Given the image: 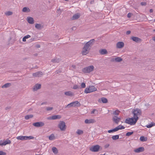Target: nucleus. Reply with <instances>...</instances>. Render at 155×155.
I'll return each instance as SVG.
<instances>
[{
  "label": "nucleus",
  "instance_id": "1",
  "mask_svg": "<svg viewBox=\"0 0 155 155\" xmlns=\"http://www.w3.org/2000/svg\"><path fill=\"white\" fill-rule=\"evenodd\" d=\"M95 41L94 39H92L84 45L81 51V54L83 55H86L89 52L90 48L94 43Z\"/></svg>",
  "mask_w": 155,
  "mask_h": 155
},
{
  "label": "nucleus",
  "instance_id": "2",
  "mask_svg": "<svg viewBox=\"0 0 155 155\" xmlns=\"http://www.w3.org/2000/svg\"><path fill=\"white\" fill-rule=\"evenodd\" d=\"M138 119V117L135 118L134 117L128 119H127L125 121V123L130 125H134L135 124Z\"/></svg>",
  "mask_w": 155,
  "mask_h": 155
},
{
  "label": "nucleus",
  "instance_id": "3",
  "mask_svg": "<svg viewBox=\"0 0 155 155\" xmlns=\"http://www.w3.org/2000/svg\"><path fill=\"white\" fill-rule=\"evenodd\" d=\"M81 104L78 101H76L73 102L66 106L65 108H68L71 107H80Z\"/></svg>",
  "mask_w": 155,
  "mask_h": 155
},
{
  "label": "nucleus",
  "instance_id": "4",
  "mask_svg": "<svg viewBox=\"0 0 155 155\" xmlns=\"http://www.w3.org/2000/svg\"><path fill=\"white\" fill-rule=\"evenodd\" d=\"M94 67L91 65L84 68L82 70V71L84 73H90L94 70Z\"/></svg>",
  "mask_w": 155,
  "mask_h": 155
},
{
  "label": "nucleus",
  "instance_id": "5",
  "mask_svg": "<svg viewBox=\"0 0 155 155\" xmlns=\"http://www.w3.org/2000/svg\"><path fill=\"white\" fill-rule=\"evenodd\" d=\"M132 111V113L134 114V117L136 118V117H138V116L140 115L141 114V111L138 108L133 109Z\"/></svg>",
  "mask_w": 155,
  "mask_h": 155
},
{
  "label": "nucleus",
  "instance_id": "6",
  "mask_svg": "<svg viewBox=\"0 0 155 155\" xmlns=\"http://www.w3.org/2000/svg\"><path fill=\"white\" fill-rule=\"evenodd\" d=\"M101 146L98 145H96L94 146H92L90 147L89 150L93 152H97L99 150Z\"/></svg>",
  "mask_w": 155,
  "mask_h": 155
},
{
  "label": "nucleus",
  "instance_id": "7",
  "mask_svg": "<svg viewBox=\"0 0 155 155\" xmlns=\"http://www.w3.org/2000/svg\"><path fill=\"white\" fill-rule=\"evenodd\" d=\"M58 127L61 131H64L66 129L65 123L64 121H60L58 125Z\"/></svg>",
  "mask_w": 155,
  "mask_h": 155
},
{
  "label": "nucleus",
  "instance_id": "8",
  "mask_svg": "<svg viewBox=\"0 0 155 155\" xmlns=\"http://www.w3.org/2000/svg\"><path fill=\"white\" fill-rule=\"evenodd\" d=\"M33 125L36 127H39L44 126L45 123L42 122H38L33 124Z\"/></svg>",
  "mask_w": 155,
  "mask_h": 155
},
{
  "label": "nucleus",
  "instance_id": "9",
  "mask_svg": "<svg viewBox=\"0 0 155 155\" xmlns=\"http://www.w3.org/2000/svg\"><path fill=\"white\" fill-rule=\"evenodd\" d=\"M113 121L117 124H118V123L121 120V118L120 117H118L117 116H114L112 117Z\"/></svg>",
  "mask_w": 155,
  "mask_h": 155
},
{
  "label": "nucleus",
  "instance_id": "10",
  "mask_svg": "<svg viewBox=\"0 0 155 155\" xmlns=\"http://www.w3.org/2000/svg\"><path fill=\"white\" fill-rule=\"evenodd\" d=\"M124 46V43L122 41L118 42L116 44L117 48H121Z\"/></svg>",
  "mask_w": 155,
  "mask_h": 155
},
{
  "label": "nucleus",
  "instance_id": "11",
  "mask_svg": "<svg viewBox=\"0 0 155 155\" xmlns=\"http://www.w3.org/2000/svg\"><path fill=\"white\" fill-rule=\"evenodd\" d=\"M33 76L34 77H41L43 75L42 72L39 71L33 74Z\"/></svg>",
  "mask_w": 155,
  "mask_h": 155
},
{
  "label": "nucleus",
  "instance_id": "12",
  "mask_svg": "<svg viewBox=\"0 0 155 155\" xmlns=\"http://www.w3.org/2000/svg\"><path fill=\"white\" fill-rule=\"evenodd\" d=\"M41 87V84H36L33 88V91H36L37 90L40 89Z\"/></svg>",
  "mask_w": 155,
  "mask_h": 155
},
{
  "label": "nucleus",
  "instance_id": "13",
  "mask_svg": "<svg viewBox=\"0 0 155 155\" xmlns=\"http://www.w3.org/2000/svg\"><path fill=\"white\" fill-rule=\"evenodd\" d=\"M144 150V148L143 147H140L137 148L134 150V151L136 153H139L141 152H143Z\"/></svg>",
  "mask_w": 155,
  "mask_h": 155
},
{
  "label": "nucleus",
  "instance_id": "14",
  "mask_svg": "<svg viewBox=\"0 0 155 155\" xmlns=\"http://www.w3.org/2000/svg\"><path fill=\"white\" fill-rule=\"evenodd\" d=\"M95 121L93 119H86L85 120V123L86 124H89L91 123H94L95 122Z\"/></svg>",
  "mask_w": 155,
  "mask_h": 155
},
{
  "label": "nucleus",
  "instance_id": "15",
  "mask_svg": "<svg viewBox=\"0 0 155 155\" xmlns=\"http://www.w3.org/2000/svg\"><path fill=\"white\" fill-rule=\"evenodd\" d=\"M27 20L28 22L30 24H32L34 23V19L32 17H28L27 18Z\"/></svg>",
  "mask_w": 155,
  "mask_h": 155
},
{
  "label": "nucleus",
  "instance_id": "16",
  "mask_svg": "<svg viewBox=\"0 0 155 155\" xmlns=\"http://www.w3.org/2000/svg\"><path fill=\"white\" fill-rule=\"evenodd\" d=\"M27 136H19L17 137V139L21 140H27Z\"/></svg>",
  "mask_w": 155,
  "mask_h": 155
},
{
  "label": "nucleus",
  "instance_id": "17",
  "mask_svg": "<svg viewBox=\"0 0 155 155\" xmlns=\"http://www.w3.org/2000/svg\"><path fill=\"white\" fill-rule=\"evenodd\" d=\"M64 94L69 96H72L74 95V94L71 91H68L64 92Z\"/></svg>",
  "mask_w": 155,
  "mask_h": 155
},
{
  "label": "nucleus",
  "instance_id": "18",
  "mask_svg": "<svg viewBox=\"0 0 155 155\" xmlns=\"http://www.w3.org/2000/svg\"><path fill=\"white\" fill-rule=\"evenodd\" d=\"M80 15L78 13H77L74 15L72 18V19L74 20L77 19L80 17Z\"/></svg>",
  "mask_w": 155,
  "mask_h": 155
},
{
  "label": "nucleus",
  "instance_id": "19",
  "mask_svg": "<svg viewBox=\"0 0 155 155\" xmlns=\"http://www.w3.org/2000/svg\"><path fill=\"white\" fill-rule=\"evenodd\" d=\"M60 61V60L57 58H56L54 59H52L51 60V62L53 63H58Z\"/></svg>",
  "mask_w": 155,
  "mask_h": 155
},
{
  "label": "nucleus",
  "instance_id": "20",
  "mask_svg": "<svg viewBox=\"0 0 155 155\" xmlns=\"http://www.w3.org/2000/svg\"><path fill=\"white\" fill-rule=\"evenodd\" d=\"M99 52L102 55L106 54L107 53V51L105 49H102L100 50Z\"/></svg>",
  "mask_w": 155,
  "mask_h": 155
},
{
  "label": "nucleus",
  "instance_id": "21",
  "mask_svg": "<svg viewBox=\"0 0 155 155\" xmlns=\"http://www.w3.org/2000/svg\"><path fill=\"white\" fill-rule=\"evenodd\" d=\"M35 27L37 29H41L43 28V26L41 24H36L35 25Z\"/></svg>",
  "mask_w": 155,
  "mask_h": 155
},
{
  "label": "nucleus",
  "instance_id": "22",
  "mask_svg": "<svg viewBox=\"0 0 155 155\" xmlns=\"http://www.w3.org/2000/svg\"><path fill=\"white\" fill-rule=\"evenodd\" d=\"M61 117L60 115H54L52 116V120H56L60 119Z\"/></svg>",
  "mask_w": 155,
  "mask_h": 155
},
{
  "label": "nucleus",
  "instance_id": "23",
  "mask_svg": "<svg viewBox=\"0 0 155 155\" xmlns=\"http://www.w3.org/2000/svg\"><path fill=\"white\" fill-rule=\"evenodd\" d=\"M117 131L119 130L124 129L125 128V127L121 125L118 126L117 127H115Z\"/></svg>",
  "mask_w": 155,
  "mask_h": 155
},
{
  "label": "nucleus",
  "instance_id": "24",
  "mask_svg": "<svg viewBox=\"0 0 155 155\" xmlns=\"http://www.w3.org/2000/svg\"><path fill=\"white\" fill-rule=\"evenodd\" d=\"M11 83H7L5 84L4 85H2V88H7L10 87V86H11Z\"/></svg>",
  "mask_w": 155,
  "mask_h": 155
},
{
  "label": "nucleus",
  "instance_id": "25",
  "mask_svg": "<svg viewBox=\"0 0 155 155\" xmlns=\"http://www.w3.org/2000/svg\"><path fill=\"white\" fill-rule=\"evenodd\" d=\"M140 140L142 142L146 141L147 140V138L146 137L142 136L140 137Z\"/></svg>",
  "mask_w": 155,
  "mask_h": 155
},
{
  "label": "nucleus",
  "instance_id": "26",
  "mask_svg": "<svg viewBox=\"0 0 155 155\" xmlns=\"http://www.w3.org/2000/svg\"><path fill=\"white\" fill-rule=\"evenodd\" d=\"M55 139V137L53 134H51L49 137V139L51 140H53Z\"/></svg>",
  "mask_w": 155,
  "mask_h": 155
},
{
  "label": "nucleus",
  "instance_id": "27",
  "mask_svg": "<svg viewBox=\"0 0 155 155\" xmlns=\"http://www.w3.org/2000/svg\"><path fill=\"white\" fill-rule=\"evenodd\" d=\"M89 87L90 89V90H91L90 92H92L95 91L97 90V88L93 86H89Z\"/></svg>",
  "mask_w": 155,
  "mask_h": 155
},
{
  "label": "nucleus",
  "instance_id": "28",
  "mask_svg": "<svg viewBox=\"0 0 155 155\" xmlns=\"http://www.w3.org/2000/svg\"><path fill=\"white\" fill-rule=\"evenodd\" d=\"M131 39L134 41L136 42H138L140 40V39L138 38L135 37H132L131 38Z\"/></svg>",
  "mask_w": 155,
  "mask_h": 155
},
{
  "label": "nucleus",
  "instance_id": "29",
  "mask_svg": "<svg viewBox=\"0 0 155 155\" xmlns=\"http://www.w3.org/2000/svg\"><path fill=\"white\" fill-rule=\"evenodd\" d=\"M115 61L116 62H120L123 59L120 57H117L115 58Z\"/></svg>",
  "mask_w": 155,
  "mask_h": 155
},
{
  "label": "nucleus",
  "instance_id": "30",
  "mask_svg": "<svg viewBox=\"0 0 155 155\" xmlns=\"http://www.w3.org/2000/svg\"><path fill=\"white\" fill-rule=\"evenodd\" d=\"M4 145H5L7 144H10L11 143V141L10 140H8V139H6L5 141L3 142Z\"/></svg>",
  "mask_w": 155,
  "mask_h": 155
},
{
  "label": "nucleus",
  "instance_id": "31",
  "mask_svg": "<svg viewBox=\"0 0 155 155\" xmlns=\"http://www.w3.org/2000/svg\"><path fill=\"white\" fill-rule=\"evenodd\" d=\"M52 150L53 153L54 154H57L58 153V150L55 147H53L52 149Z\"/></svg>",
  "mask_w": 155,
  "mask_h": 155
},
{
  "label": "nucleus",
  "instance_id": "32",
  "mask_svg": "<svg viewBox=\"0 0 155 155\" xmlns=\"http://www.w3.org/2000/svg\"><path fill=\"white\" fill-rule=\"evenodd\" d=\"M91 90H90V88L89 87H87L85 88L84 92L85 93L87 94L88 93H90L92 92H90Z\"/></svg>",
  "mask_w": 155,
  "mask_h": 155
},
{
  "label": "nucleus",
  "instance_id": "33",
  "mask_svg": "<svg viewBox=\"0 0 155 155\" xmlns=\"http://www.w3.org/2000/svg\"><path fill=\"white\" fill-rule=\"evenodd\" d=\"M91 90H90V88L89 87H87L85 88L84 92L85 93L87 94L88 93H90L92 92H90Z\"/></svg>",
  "mask_w": 155,
  "mask_h": 155
},
{
  "label": "nucleus",
  "instance_id": "34",
  "mask_svg": "<svg viewBox=\"0 0 155 155\" xmlns=\"http://www.w3.org/2000/svg\"><path fill=\"white\" fill-rule=\"evenodd\" d=\"M31 37V36L29 35H27L24 36L22 39V41L24 42L26 41V39Z\"/></svg>",
  "mask_w": 155,
  "mask_h": 155
},
{
  "label": "nucleus",
  "instance_id": "35",
  "mask_svg": "<svg viewBox=\"0 0 155 155\" xmlns=\"http://www.w3.org/2000/svg\"><path fill=\"white\" fill-rule=\"evenodd\" d=\"M154 126H155V123L154 122H152L150 124L146 126L147 128H150Z\"/></svg>",
  "mask_w": 155,
  "mask_h": 155
},
{
  "label": "nucleus",
  "instance_id": "36",
  "mask_svg": "<svg viewBox=\"0 0 155 155\" xmlns=\"http://www.w3.org/2000/svg\"><path fill=\"white\" fill-rule=\"evenodd\" d=\"M112 138L114 140L118 139L119 138V135H117L113 136L112 137Z\"/></svg>",
  "mask_w": 155,
  "mask_h": 155
},
{
  "label": "nucleus",
  "instance_id": "37",
  "mask_svg": "<svg viewBox=\"0 0 155 155\" xmlns=\"http://www.w3.org/2000/svg\"><path fill=\"white\" fill-rule=\"evenodd\" d=\"M120 113V111L118 110H116L114 111L113 112V114L114 115H115L114 116H115V115H118L119 113Z\"/></svg>",
  "mask_w": 155,
  "mask_h": 155
},
{
  "label": "nucleus",
  "instance_id": "38",
  "mask_svg": "<svg viewBox=\"0 0 155 155\" xmlns=\"http://www.w3.org/2000/svg\"><path fill=\"white\" fill-rule=\"evenodd\" d=\"M33 117V116L32 115H28L25 116V118L26 120H28L29 118H32Z\"/></svg>",
  "mask_w": 155,
  "mask_h": 155
},
{
  "label": "nucleus",
  "instance_id": "39",
  "mask_svg": "<svg viewBox=\"0 0 155 155\" xmlns=\"http://www.w3.org/2000/svg\"><path fill=\"white\" fill-rule=\"evenodd\" d=\"M101 101L104 103H106L107 102V98L104 97H102L101 98Z\"/></svg>",
  "mask_w": 155,
  "mask_h": 155
},
{
  "label": "nucleus",
  "instance_id": "40",
  "mask_svg": "<svg viewBox=\"0 0 155 155\" xmlns=\"http://www.w3.org/2000/svg\"><path fill=\"white\" fill-rule=\"evenodd\" d=\"M28 10V12H29V8H27V7H25L23 8L22 11L24 12H27Z\"/></svg>",
  "mask_w": 155,
  "mask_h": 155
},
{
  "label": "nucleus",
  "instance_id": "41",
  "mask_svg": "<svg viewBox=\"0 0 155 155\" xmlns=\"http://www.w3.org/2000/svg\"><path fill=\"white\" fill-rule=\"evenodd\" d=\"M13 13L11 11H8L5 13V14L7 16H9L12 14Z\"/></svg>",
  "mask_w": 155,
  "mask_h": 155
},
{
  "label": "nucleus",
  "instance_id": "42",
  "mask_svg": "<svg viewBox=\"0 0 155 155\" xmlns=\"http://www.w3.org/2000/svg\"><path fill=\"white\" fill-rule=\"evenodd\" d=\"M76 133L79 135H81L83 134V131L82 130H78L76 132Z\"/></svg>",
  "mask_w": 155,
  "mask_h": 155
},
{
  "label": "nucleus",
  "instance_id": "43",
  "mask_svg": "<svg viewBox=\"0 0 155 155\" xmlns=\"http://www.w3.org/2000/svg\"><path fill=\"white\" fill-rule=\"evenodd\" d=\"M116 131H117V130H116L115 128H114V129H113L110 130H108V132L109 133H111V132H116Z\"/></svg>",
  "mask_w": 155,
  "mask_h": 155
},
{
  "label": "nucleus",
  "instance_id": "44",
  "mask_svg": "<svg viewBox=\"0 0 155 155\" xmlns=\"http://www.w3.org/2000/svg\"><path fill=\"white\" fill-rule=\"evenodd\" d=\"M62 11V10H61L60 8H59L57 9L56 12L59 15H60L61 14Z\"/></svg>",
  "mask_w": 155,
  "mask_h": 155
},
{
  "label": "nucleus",
  "instance_id": "45",
  "mask_svg": "<svg viewBox=\"0 0 155 155\" xmlns=\"http://www.w3.org/2000/svg\"><path fill=\"white\" fill-rule=\"evenodd\" d=\"M133 134V132H127L126 134V136H128L131 135Z\"/></svg>",
  "mask_w": 155,
  "mask_h": 155
},
{
  "label": "nucleus",
  "instance_id": "46",
  "mask_svg": "<svg viewBox=\"0 0 155 155\" xmlns=\"http://www.w3.org/2000/svg\"><path fill=\"white\" fill-rule=\"evenodd\" d=\"M53 109V107H47L46 108V110L47 111H50L52 110Z\"/></svg>",
  "mask_w": 155,
  "mask_h": 155
},
{
  "label": "nucleus",
  "instance_id": "47",
  "mask_svg": "<svg viewBox=\"0 0 155 155\" xmlns=\"http://www.w3.org/2000/svg\"><path fill=\"white\" fill-rule=\"evenodd\" d=\"M80 87V86H78L77 85H75L73 87V89H76Z\"/></svg>",
  "mask_w": 155,
  "mask_h": 155
},
{
  "label": "nucleus",
  "instance_id": "48",
  "mask_svg": "<svg viewBox=\"0 0 155 155\" xmlns=\"http://www.w3.org/2000/svg\"><path fill=\"white\" fill-rule=\"evenodd\" d=\"M81 87L82 88H85L86 87L85 84L84 82H83L82 83H81Z\"/></svg>",
  "mask_w": 155,
  "mask_h": 155
},
{
  "label": "nucleus",
  "instance_id": "49",
  "mask_svg": "<svg viewBox=\"0 0 155 155\" xmlns=\"http://www.w3.org/2000/svg\"><path fill=\"white\" fill-rule=\"evenodd\" d=\"M0 155H6V153L2 151H0Z\"/></svg>",
  "mask_w": 155,
  "mask_h": 155
},
{
  "label": "nucleus",
  "instance_id": "50",
  "mask_svg": "<svg viewBox=\"0 0 155 155\" xmlns=\"http://www.w3.org/2000/svg\"><path fill=\"white\" fill-rule=\"evenodd\" d=\"M34 137L32 136H27V140L28 139H33Z\"/></svg>",
  "mask_w": 155,
  "mask_h": 155
},
{
  "label": "nucleus",
  "instance_id": "51",
  "mask_svg": "<svg viewBox=\"0 0 155 155\" xmlns=\"http://www.w3.org/2000/svg\"><path fill=\"white\" fill-rule=\"evenodd\" d=\"M109 146H110L109 144L107 143L104 145V147L106 149V148H108Z\"/></svg>",
  "mask_w": 155,
  "mask_h": 155
},
{
  "label": "nucleus",
  "instance_id": "52",
  "mask_svg": "<svg viewBox=\"0 0 155 155\" xmlns=\"http://www.w3.org/2000/svg\"><path fill=\"white\" fill-rule=\"evenodd\" d=\"M132 16V14L130 13H128L127 14V16L128 18H130Z\"/></svg>",
  "mask_w": 155,
  "mask_h": 155
},
{
  "label": "nucleus",
  "instance_id": "53",
  "mask_svg": "<svg viewBox=\"0 0 155 155\" xmlns=\"http://www.w3.org/2000/svg\"><path fill=\"white\" fill-rule=\"evenodd\" d=\"M140 5H146V3L145 2H141L140 3Z\"/></svg>",
  "mask_w": 155,
  "mask_h": 155
},
{
  "label": "nucleus",
  "instance_id": "54",
  "mask_svg": "<svg viewBox=\"0 0 155 155\" xmlns=\"http://www.w3.org/2000/svg\"><path fill=\"white\" fill-rule=\"evenodd\" d=\"M110 61L111 62H114L115 61V58H111Z\"/></svg>",
  "mask_w": 155,
  "mask_h": 155
},
{
  "label": "nucleus",
  "instance_id": "55",
  "mask_svg": "<svg viewBox=\"0 0 155 155\" xmlns=\"http://www.w3.org/2000/svg\"><path fill=\"white\" fill-rule=\"evenodd\" d=\"M0 145L2 146L4 145V143L2 141H0Z\"/></svg>",
  "mask_w": 155,
  "mask_h": 155
},
{
  "label": "nucleus",
  "instance_id": "56",
  "mask_svg": "<svg viewBox=\"0 0 155 155\" xmlns=\"http://www.w3.org/2000/svg\"><path fill=\"white\" fill-rule=\"evenodd\" d=\"M131 33V31H128L126 32V34L127 35H128L130 34Z\"/></svg>",
  "mask_w": 155,
  "mask_h": 155
},
{
  "label": "nucleus",
  "instance_id": "57",
  "mask_svg": "<svg viewBox=\"0 0 155 155\" xmlns=\"http://www.w3.org/2000/svg\"><path fill=\"white\" fill-rule=\"evenodd\" d=\"M71 67H72L73 69H75L76 68V66L75 65H72L71 66Z\"/></svg>",
  "mask_w": 155,
  "mask_h": 155
},
{
  "label": "nucleus",
  "instance_id": "58",
  "mask_svg": "<svg viewBox=\"0 0 155 155\" xmlns=\"http://www.w3.org/2000/svg\"><path fill=\"white\" fill-rule=\"evenodd\" d=\"M96 110L95 109L91 111V114H94V113L95 111Z\"/></svg>",
  "mask_w": 155,
  "mask_h": 155
},
{
  "label": "nucleus",
  "instance_id": "59",
  "mask_svg": "<svg viewBox=\"0 0 155 155\" xmlns=\"http://www.w3.org/2000/svg\"><path fill=\"white\" fill-rule=\"evenodd\" d=\"M61 71H56V72L57 74H58L59 73H61Z\"/></svg>",
  "mask_w": 155,
  "mask_h": 155
},
{
  "label": "nucleus",
  "instance_id": "60",
  "mask_svg": "<svg viewBox=\"0 0 155 155\" xmlns=\"http://www.w3.org/2000/svg\"><path fill=\"white\" fill-rule=\"evenodd\" d=\"M36 47L37 48H40V45H37L36 46Z\"/></svg>",
  "mask_w": 155,
  "mask_h": 155
},
{
  "label": "nucleus",
  "instance_id": "61",
  "mask_svg": "<svg viewBox=\"0 0 155 155\" xmlns=\"http://www.w3.org/2000/svg\"><path fill=\"white\" fill-rule=\"evenodd\" d=\"M47 119L48 120H52V116L51 117H48Z\"/></svg>",
  "mask_w": 155,
  "mask_h": 155
},
{
  "label": "nucleus",
  "instance_id": "62",
  "mask_svg": "<svg viewBox=\"0 0 155 155\" xmlns=\"http://www.w3.org/2000/svg\"><path fill=\"white\" fill-rule=\"evenodd\" d=\"M150 12H153V10L152 9H150Z\"/></svg>",
  "mask_w": 155,
  "mask_h": 155
},
{
  "label": "nucleus",
  "instance_id": "63",
  "mask_svg": "<svg viewBox=\"0 0 155 155\" xmlns=\"http://www.w3.org/2000/svg\"><path fill=\"white\" fill-rule=\"evenodd\" d=\"M152 40H153V41H155V36L153 37V38H152Z\"/></svg>",
  "mask_w": 155,
  "mask_h": 155
},
{
  "label": "nucleus",
  "instance_id": "64",
  "mask_svg": "<svg viewBox=\"0 0 155 155\" xmlns=\"http://www.w3.org/2000/svg\"><path fill=\"white\" fill-rule=\"evenodd\" d=\"M45 104V102H43L41 104V105H43V104Z\"/></svg>",
  "mask_w": 155,
  "mask_h": 155
}]
</instances>
